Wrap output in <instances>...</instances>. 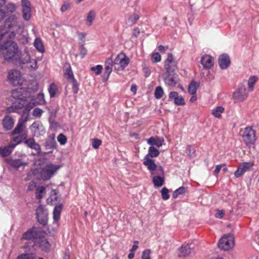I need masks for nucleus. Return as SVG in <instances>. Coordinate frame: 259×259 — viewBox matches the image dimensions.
<instances>
[{
	"label": "nucleus",
	"mask_w": 259,
	"mask_h": 259,
	"mask_svg": "<svg viewBox=\"0 0 259 259\" xmlns=\"http://www.w3.org/2000/svg\"><path fill=\"white\" fill-rule=\"evenodd\" d=\"M36 255L34 253H23L18 256L17 259H35Z\"/></svg>",
	"instance_id": "nucleus-43"
},
{
	"label": "nucleus",
	"mask_w": 259,
	"mask_h": 259,
	"mask_svg": "<svg viewBox=\"0 0 259 259\" xmlns=\"http://www.w3.org/2000/svg\"><path fill=\"white\" fill-rule=\"evenodd\" d=\"M17 60H18V62L20 64H31L30 65L28 66L29 68L34 69L36 67L37 65V61L35 59H31L30 56L28 54L27 51H25V52L21 54V53H19V56H17Z\"/></svg>",
	"instance_id": "nucleus-6"
},
{
	"label": "nucleus",
	"mask_w": 259,
	"mask_h": 259,
	"mask_svg": "<svg viewBox=\"0 0 259 259\" xmlns=\"http://www.w3.org/2000/svg\"><path fill=\"white\" fill-rule=\"evenodd\" d=\"M48 90H49L50 97L51 98L54 97L56 95V92H57L56 85L54 83L51 84Z\"/></svg>",
	"instance_id": "nucleus-47"
},
{
	"label": "nucleus",
	"mask_w": 259,
	"mask_h": 259,
	"mask_svg": "<svg viewBox=\"0 0 259 259\" xmlns=\"http://www.w3.org/2000/svg\"><path fill=\"white\" fill-rule=\"evenodd\" d=\"M8 79L14 85H21L23 81L20 72L17 70L9 71Z\"/></svg>",
	"instance_id": "nucleus-10"
},
{
	"label": "nucleus",
	"mask_w": 259,
	"mask_h": 259,
	"mask_svg": "<svg viewBox=\"0 0 259 259\" xmlns=\"http://www.w3.org/2000/svg\"><path fill=\"white\" fill-rule=\"evenodd\" d=\"M8 164L14 169H18L21 166H26L27 165V162L22 161L20 159H12L8 161Z\"/></svg>",
	"instance_id": "nucleus-24"
},
{
	"label": "nucleus",
	"mask_w": 259,
	"mask_h": 259,
	"mask_svg": "<svg viewBox=\"0 0 259 259\" xmlns=\"http://www.w3.org/2000/svg\"><path fill=\"white\" fill-rule=\"evenodd\" d=\"M143 71L146 77H148L151 74L150 69L146 66L145 64L142 65Z\"/></svg>",
	"instance_id": "nucleus-57"
},
{
	"label": "nucleus",
	"mask_w": 259,
	"mask_h": 259,
	"mask_svg": "<svg viewBox=\"0 0 259 259\" xmlns=\"http://www.w3.org/2000/svg\"><path fill=\"white\" fill-rule=\"evenodd\" d=\"M234 246V238L233 235H224L219 240L218 247L222 250H229Z\"/></svg>",
	"instance_id": "nucleus-4"
},
{
	"label": "nucleus",
	"mask_w": 259,
	"mask_h": 259,
	"mask_svg": "<svg viewBox=\"0 0 259 259\" xmlns=\"http://www.w3.org/2000/svg\"><path fill=\"white\" fill-rule=\"evenodd\" d=\"M27 138L26 134H22L15 137L13 140L10 143L12 148H15L17 145L24 141Z\"/></svg>",
	"instance_id": "nucleus-25"
},
{
	"label": "nucleus",
	"mask_w": 259,
	"mask_h": 259,
	"mask_svg": "<svg viewBox=\"0 0 259 259\" xmlns=\"http://www.w3.org/2000/svg\"><path fill=\"white\" fill-rule=\"evenodd\" d=\"M64 74L69 79L71 80L74 78L71 66L69 63H65L64 65Z\"/></svg>",
	"instance_id": "nucleus-31"
},
{
	"label": "nucleus",
	"mask_w": 259,
	"mask_h": 259,
	"mask_svg": "<svg viewBox=\"0 0 259 259\" xmlns=\"http://www.w3.org/2000/svg\"><path fill=\"white\" fill-rule=\"evenodd\" d=\"M155 97L157 99H160L163 95V90L161 87H157L155 90Z\"/></svg>",
	"instance_id": "nucleus-46"
},
{
	"label": "nucleus",
	"mask_w": 259,
	"mask_h": 259,
	"mask_svg": "<svg viewBox=\"0 0 259 259\" xmlns=\"http://www.w3.org/2000/svg\"><path fill=\"white\" fill-rule=\"evenodd\" d=\"M247 93L245 85H240L238 89L233 94V99L236 102H240L247 97Z\"/></svg>",
	"instance_id": "nucleus-11"
},
{
	"label": "nucleus",
	"mask_w": 259,
	"mask_h": 259,
	"mask_svg": "<svg viewBox=\"0 0 259 259\" xmlns=\"http://www.w3.org/2000/svg\"><path fill=\"white\" fill-rule=\"evenodd\" d=\"M34 245L37 246L41 250L46 252H49L50 250V244L48 240L44 238L36 239Z\"/></svg>",
	"instance_id": "nucleus-16"
},
{
	"label": "nucleus",
	"mask_w": 259,
	"mask_h": 259,
	"mask_svg": "<svg viewBox=\"0 0 259 259\" xmlns=\"http://www.w3.org/2000/svg\"><path fill=\"white\" fill-rule=\"evenodd\" d=\"M151 250L149 249L144 250L142 254V259H151L150 258Z\"/></svg>",
	"instance_id": "nucleus-52"
},
{
	"label": "nucleus",
	"mask_w": 259,
	"mask_h": 259,
	"mask_svg": "<svg viewBox=\"0 0 259 259\" xmlns=\"http://www.w3.org/2000/svg\"><path fill=\"white\" fill-rule=\"evenodd\" d=\"M199 87V84L195 81H192L188 87V92L192 95H194L196 93L197 90Z\"/></svg>",
	"instance_id": "nucleus-37"
},
{
	"label": "nucleus",
	"mask_w": 259,
	"mask_h": 259,
	"mask_svg": "<svg viewBox=\"0 0 259 259\" xmlns=\"http://www.w3.org/2000/svg\"><path fill=\"white\" fill-rule=\"evenodd\" d=\"M57 140L62 145H65L67 142V138L63 134H60L57 137Z\"/></svg>",
	"instance_id": "nucleus-51"
},
{
	"label": "nucleus",
	"mask_w": 259,
	"mask_h": 259,
	"mask_svg": "<svg viewBox=\"0 0 259 259\" xmlns=\"http://www.w3.org/2000/svg\"><path fill=\"white\" fill-rule=\"evenodd\" d=\"M79 51H80V55L81 56V58H83L84 57V56L87 54V49L84 47L83 45H81L79 48Z\"/></svg>",
	"instance_id": "nucleus-60"
},
{
	"label": "nucleus",
	"mask_w": 259,
	"mask_h": 259,
	"mask_svg": "<svg viewBox=\"0 0 259 259\" xmlns=\"http://www.w3.org/2000/svg\"><path fill=\"white\" fill-rule=\"evenodd\" d=\"M37 192L36 193V198L37 199H40L44 197V194L46 193V187L40 186L37 189Z\"/></svg>",
	"instance_id": "nucleus-44"
},
{
	"label": "nucleus",
	"mask_w": 259,
	"mask_h": 259,
	"mask_svg": "<svg viewBox=\"0 0 259 259\" xmlns=\"http://www.w3.org/2000/svg\"><path fill=\"white\" fill-rule=\"evenodd\" d=\"M152 182L156 187L162 186L164 183V178L160 176H154L152 178Z\"/></svg>",
	"instance_id": "nucleus-34"
},
{
	"label": "nucleus",
	"mask_w": 259,
	"mask_h": 259,
	"mask_svg": "<svg viewBox=\"0 0 259 259\" xmlns=\"http://www.w3.org/2000/svg\"><path fill=\"white\" fill-rule=\"evenodd\" d=\"M257 80V78L255 76H252L249 78L248 80V91L249 92H251L252 91H253L254 88V85L255 83L256 82Z\"/></svg>",
	"instance_id": "nucleus-38"
},
{
	"label": "nucleus",
	"mask_w": 259,
	"mask_h": 259,
	"mask_svg": "<svg viewBox=\"0 0 259 259\" xmlns=\"http://www.w3.org/2000/svg\"><path fill=\"white\" fill-rule=\"evenodd\" d=\"M147 142L148 144L153 146H156L158 147L161 146L164 142V140L162 138H154L151 137L150 138L146 139Z\"/></svg>",
	"instance_id": "nucleus-26"
},
{
	"label": "nucleus",
	"mask_w": 259,
	"mask_h": 259,
	"mask_svg": "<svg viewBox=\"0 0 259 259\" xmlns=\"http://www.w3.org/2000/svg\"><path fill=\"white\" fill-rule=\"evenodd\" d=\"M191 252V247L188 244H183L180 248V256H187L190 254Z\"/></svg>",
	"instance_id": "nucleus-33"
},
{
	"label": "nucleus",
	"mask_w": 259,
	"mask_h": 259,
	"mask_svg": "<svg viewBox=\"0 0 259 259\" xmlns=\"http://www.w3.org/2000/svg\"><path fill=\"white\" fill-rule=\"evenodd\" d=\"M224 108L222 106H218L212 110V114L217 118H220L221 114L224 112Z\"/></svg>",
	"instance_id": "nucleus-41"
},
{
	"label": "nucleus",
	"mask_w": 259,
	"mask_h": 259,
	"mask_svg": "<svg viewBox=\"0 0 259 259\" xmlns=\"http://www.w3.org/2000/svg\"><path fill=\"white\" fill-rule=\"evenodd\" d=\"M30 130L33 136L36 137L42 136L46 132L42 123L39 121H34L30 126Z\"/></svg>",
	"instance_id": "nucleus-12"
},
{
	"label": "nucleus",
	"mask_w": 259,
	"mask_h": 259,
	"mask_svg": "<svg viewBox=\"0 0 259 259\" xmlns=\"http://www.w3.org/2000/svg\"><path fill=\"white\" fill-rule=\"evenodd\" d=\"M56 144L54 139H49L45 142L46 149L48 150L53 149L56 146Z\"/></svg>",
	"instance_id": "nucleus-39"
},
{
	"label": "nucleus",
	"mask_w": 259,
	"mask_h": 259,
	"mask_svg": "<svg viewBox=\"0 0 259 259\" xmlns=\"http://www.w3.org/2000/svg\"><path fill=\"white\" fill-rule=\"evenodd\" d=\"M139 16L136 14H134L131 15L128 18V22L131 24L133 25L136 23V22L139 20Z\"/></svg>",
	"instance_id": "nucleus-50"
},
{
	"label": "nucleus",
	"mask_w": 259,
	"mask_h": 259,
	"mask_svg": "<svg viewBox=\"0 0 259 259\" xmlns=\"http://www.w3.org/2000/svg\"><path fill=\"white\" fill-rule=\"evenodd\" d=\"M253 166L252 162H242L238 167L237 169L234 172L236 178L241 177L244 173L249 170Z\"/></svg>",
	"instance_id": "nucleus-14"
},
{
	"label": "nucleus",
	"mask_w": 259,
	"mask_h": 259,
	"mask_svg": "<svg viewBox=\"0 0 259 259\" xmlns=\"http://www.w3.org/2000/svg\"><path fill=\"white\" fill-rule=\"evenodd\" d=\"M161 56L158 53H155L152 54L151 59L153 62H159L161 61Z\"/></svg>",
	"instance_id": "nucleus-55"
},
{
	"label": "nucleus",
	"mask_w": 259,
	"mask_h": 259,
	"mask_svg": "<svg viewBox=\"0 0 259 259\" xmlns=\"http://www.w3.org/2000/svg\"><path fill=\"white\" fill-rule=\"evenodd\" d=\"M225 214V210L223 209L222 210H217L216 213L214 216L216 218L218 219H222Z\"/></svg>",
	"instance_id": "nucleus-59"
},
{
	"label": "nucleus",
	"mask_w": 259,
	"mask_h": 259,
	"mask_svg": "<svg viewBox=\"0 0 259 259\" xmlns=\"http://www.w3.org/2000/svg\"><path fill=\"white\" fill-rule=\"evenodd\" d=\"M69 7L70 4L69 3H65L62 6L61 8V11L62 12H64L66 11L69 8Z\"/></svg>",
	"instance_id": "nucleus-63"
},
{
	"label": "nucleus",
	"mask_w": 259,
	"mask_h": 259,
	"mask_svg": "<svg viewBox=\"0 0 259 259\" xmlns=\"http://www.w3.org/2000/svg\"><path fill=\"white\" fill-rule=\"evenodd\" d=\"M25 145L31 149L34 150L37 154H40L41 152V148L40 145L35 142L33 138H26L24 141Z\"/></svg>",
	"instance_id": "nucleus-17"
},
{
	"label": "nucleus",
	"mask_w": 259,
	"mask_h": 259,
	"mask_svg": "<svg viewBox=\"0 0 259 259\" xmlns=\"http://www.w3.org/2000/svg\"><path fill=\"white\" fill-rule=\"evenodd\" d=\"M186 189L185 187L182 186L176 189L172 194V197L176 198L179 195L184 194L186 193Z\"/></svg>",
	"instance_id": "nucleus-42"
},
{
	"label": "nucleus",
	"mask_w": 259,
	"mask_h": 259,
	"mask_svg": "<svg viewBox=\"0 0 259 259\" xmlns=\"http://www.w3.org/2000/svg\"><path fill=\"white\" fill-rule=\"evenodd\" d=\"M186 153L190 158H193L195 156V150L193 147L189 145L186 148Z\"/></svg>",
	"instance_id": "nucleus-49"
},
{
	"label": "nucleus",
	"mask_w": 259,
	"mask_h": 259,
	"mask_svg": "<svg viewBox=\"0 0 259 259\" xmlns=\"http://www.w3.org/2000/svg\"><path fill=\"white\" fill-rule=\"evenodd\" d=\"M165 83L168 86H175L178 81V75L174 71L166 70L163 75Z\"/></svg>",
	"instance_id": "nucleus-9"
},
{
	"label": "nucleus",
	"mask_w": 259,
	"mask_h": 259,
	"mask_svg": "<svg viewBox=\"0 0 259 259\" xmlns=\"http://www.w3.org/2000/svg\"><path fill=\"white\" fill-rule=\"evenodd\" d=\"M123 57H121L120 55H118L116 58H115L113 62L114 67L119 66V64L120 62V60L122 59Z\"/></svg>",
	"instance_id": "nucleus-61"
},
{
	"label": "nucleus",
	"mask_w": 259,
	"mask_h": 259,
	"mask_svg": "<svg viewBox=\"0 0 259 259\" xmlns=\"http://www.w3.org/2000/svg\"><path fill=\"white\" fill-rule=\"evenodd\" d=\"M71 80L72 83V91L74 94H77L79 90L77 80L75 78L71 79Z\"/></svg>",
	"instance_id": "nucleus-54"
},
{
	"label": "nucleus",
	"mask_w": 259,
	"mask_h": 259,
	"mask_svg": "<svg viewBox=\"0 0 259 259\" xmlns=\"http://www.w3.org/2000/svg\"><path fill=\"white\" fill-rule=\"evenodd\" d=\"M22 8L30 7V2L28 0H22L21 1Z\"/></svg>",
	"instance_id": "nucleus-62"
},
{
	"label": "nucleus",
	"mask_w": 259,
	"mask_h": 259,
	"mask_svg": "<svg viewBox=\"0 0 259 259\" xmlns=\"http://www.w3.org/2000/svg\"><path fill=\"white\" fill-rule=\"evenodd\" d=\"M38 222L42 226H46L48 220V211L43 205H39L36 210Z\"/></svg>",
	"instance_id": "nucleus-8"
},
{
	"label": "nucleus",
	"mask_w": 259,
	"mask_h": 259,
	"mask_svg": "<svg viewBox=\"0 0 259 259\" xmlns=\"http://www.w3.org/2000/svg\"><path fill=\"white\" fill-rule=\"evenodd\" d=\"M34 46L38 52L41 53L45 52L44 46L40 38H37L35 39L34 42Z\"/></svg>",
	"instance_id": "nucleus-36"
},
{
	"label": "nucleus",
	"mask_w": 259,
	"mask_h": 259,
	"mask_svg": "<svg viewBox=\"0 0 259 259\" xmlns=\"http://www.w3.org/2000/svg\"><path fill=\"white\" fill-rule=\"evenodd\" d=\"M242 137L247 145L253 147L256 137L255 131L252 128L246 127L243 132Z\"/></svg>",
	"instance_id": "nucleus-5"
},
{
	"label": "nucleus",
	"mask_w": 259,
	"mask_h": 259,
	"mask_svg": "<svg viewBox=\"0 0 259 259\" xmlns=\"http://www.w3.org/2000/svg\"><path fill=\"white\" fill-rule=\"evenodd\" d=\"M177 67V62L174 59L172 54L169 53L165 61L164 67L168 71H174Z\"/></svg>",
	"instance_id": "nucleus-18"
},
{
	"label": "nucleus",
	"mask_w": 259,
	"mask_h": 259,
	"mask_svg": "<svg viewBox=\"0 0 259 259\" xmlns=\"http://www.w3.org/2000/svg\"><path fill=\"white\" fill-rule=\"evenodd\" d=\"M3 7L4 8L2 9L5 11L6 17L10 15L11 14L15 12L17 9L16 5L12 3H9L7 4H5Z\"/></svg>",
	"instance_id": "nucleus-27"
},
{
	"label": "nucleus",
	"mask_w": 259,
	"mask_h": 259,
	"mask_svg": "<svg viewBox=\"0 0 259 259\" xmlns=\"http://www.w3.org/2000/svg\"><path fill=\"white\" fill-rule=\"evenodd\" d=\"M201 63L205 69H210L213 66V58L208 55H205L201 58Z\"/></svg>",
	"instance_id": "nucleus-22"
},
{
	"label": "nucleus",
	"mask_w": 259,
	"mask_h": 259,
	"mask_svg": "<svg viewBox=\"0 0 259 259\" xmlns=\"http://www.w3.org/2000/svg\"><path fill=\"white\" fill-rule=\"evenodd\" d=\"M25 88H18L12 90L11 96L8 99V104L10 106L7 108L9 113H18L26 104V97L24 95Z\"/></svg>",
	"instance_id": "nucleus-1"
},
{
	"label": "nucleus",
	"mask_w": 259,
	"mask_h": 259,
	"mask_svg": "<svg viewBox=\"0 0 259 259\" xmlns=\"http://www.w3.org/2000/svg\"><path fill=\"white\" fill-rule=\"evenodd\" d=\"M143 164L147 166L148 169L151 171V175L154 174V171H156V174L158 175H164L163 168L161 166H157L153 159L150 158H146V157H144Z\"/></svg>",
	"instance_id": "nucleus-7"
},
{
	"label": "nucleus",
	"mask_w": 259,
	"mask_h": 259,
	"mask_svg": "<svg viewBox=\"0 0 259 259\" xmlns=\"http://www.w3.org/2000/svg\"><path fill=\"white\" fill-rule=\"evenodd\" d=\"M159 155V151L153 146H150L148 149V153L145 156L146 158L150 157H156Z\"/></svg>",
	"instance_id": "nucleus-35"
},
{
	"label": "nucleus",
	"mask_w": 259,
	"mask_h": 259,
	"mask_svg": "<svg viewBox=\"0 0 259 259\" xmlns=\"http://www.w3.org/2000/svg\"><path fill=\"white\" fill-rule=\"evenodd\" d=\"M161 193L162 198L163 200H166L169 198V195L168 194L169 190L166 187H163L161 189Z\"/></svg>",
	"instance_id": "nucleus-48"
},
{
	"label": "nucleus",
	"mask_w": 259,
	"mask_h": 259,
	"mask_svg": "<svg viewBox=\"0 0 259 259\" xmlns=\"http://www.w3.org/2000/svg\"><path fill=\"white\" fill-rule=\"evenodd\" d=\"M95 18V13L93 11H91L88 14L86 21H87V25L88 26H91Z\"/></svg>",
	"instance_id": "nucleus-40"
},
{
	"label": "nucleus",
	"mask_w": 259,
	"mask_h": 259,
	"mask_svg": "<svg viewBox=\"0 0 259 259\" xmlns=\"http://www.w3.org/2000/svg\"><path fill=\"white\" fill-rule=\"evenodd\" d=\"M23 17V18L28 21L30 18V7L22 8Z\"/></svg>",
	"instance_id": "nucleus-45"
},
{
	"label": "nucleus",
	"mask_w": 259,
	"mask_h": 259,
	"mask_svg": "<svg viewBox=\"0 0 259 259\" xmlns=\"http://www.w3.org/2000/svg\"><path fill=\"white\" fill-rule=\"evenodd\" d=\"M91 70L93 71H96V75H99L102 71L103 69V67L101 65H97L96 66H93L91 67Z\"/></svg>",
	"instance_id": "nucleus-53"
},
{
	"label": "nucleus",
	"mask_w": 259,
	"mask_h": 259,
	"mask_svg": "<svg viewBox=\"0 0 259 259\" xmlns=\"http://www.w3.org/2000/svg\"><path fill=\"white\" fill-rule=\"evenodd\" d=\"M218 63L222 69H226L231 64V61L229 55L227 54H222L219 58Z\"/></svg>",
	"instance_id": "nucleus-19"
},
{
	"label": "nucleus",
	"mask_w": 259,
	"mask_h": 259,
	"mask_svg": "<svg viewBox=\"0 0 259 259\" xmlns=\"http://www.w3.org/2000/svg\"><path fill=\"white\" fill-rule=\"evenodd\" d=\"M168 98L169 101H173L176 105L183 106L185 105L184 98L181 96H179L177 92L173 91L170 92Z\"/></svg>",
	"instance_id": "nucleus-15"
},
{
	"label": "nucleus",
	"mask_w": 259,
	"mask_h": 259,
	"mask_svg": "<svg viewBox=\"0 0 259 259\" xmlns=\"http://www.w3.org/2000/svg\"><path fill=\"white\" fill-rule=\"evenodd\" d=\"M114 66L112 58L109 57L106 59L105 62V71L103 76V80L107 81L112 71V67Z\"/></svg>",
	"instance_id": "nucleus-13"
},
{
	"label": "nucleus",
	"mask_w": 259,
	"mask_h": 259,
	"mask_svg": "<svg viewBox=\"0 0 259 259\" xmlns=\"http://www.w3.org/2000/svg\"><path fill=\"white\" fill-rule=\"evenodd\" d=\"M223 166H225V164L217 165L215 167V169L214 171V173L218 174L220 171L221 169Z\"/></svg>",
	"instance_id": "nucleus-64"
},
{
	"label": "nucleus",
	"mask_w": 259,
	"mask_h": 259,
	"mask_svg": "<svg viewBox=\"0 0 259 259\" xmlns=\"http://www.w3.org/2000/svg\"><path fill=\"white\" fill-rule=\"evenodd\" d=\"M3 54L5 60L9 62L11 60H17V56H19V53L17 44L13 41H7L3 46Z\"/></svg>",
	"instance_id": "nucleus-2"
},
{
	"label": "nucleus",
	"mask_w": 259,
	"mask_h": 259,
	"mask_svg": "<svg viewBox=\"0 0 259 259\" xmlns=\"http://www.w3.org/2000/svg\"><path fill=\"white\" fill-rule=\"evenodd\" d=\"M37 237V229L35 227H32L28 229L25 233L23 234L22 238L25 240H32L34 243L36 241Z\"/></svg>",
	"instance_id": "nucleus-20"
},
{
	"label": "nucleus",
	"mask_w": 259,
	"mask_h": 259,
	"mask_svg": "<svg viewBox=\"0 0 259 259\" xmlns=\"http://www.w3.org/2000/svg\"><path fill=\"white\" fill-rule=\"evenodd\" d=\"M62 207L63 205L62 204H58L55 207L53 211V219L54 221L57 222L60 219Z\"/></svg>",
	"instance_id": "nucleus-32"
},
{
	"label": "nucleus",
	"mask_w": 259,
	"mask_h": 259,
	"mask_svg": "<svg viewBox=\"0 0 259 259\" xmlns=\"http://www.w3.org/2000/svg\"><path fill=\"white\" fill-rule=\"evenodd\" d=\"M60 168L59 165L48 164L38 171V178L44 181L49 180Z\"/></svg>",
	"instance_id": "nucleus-3"
},
{
	"label": "nucleus",
	"mask_w": 259,
	"mask_h": 259,
	"mask_svg": "<svg viewBox=\"0 0 259 259\" xmlns=\"http://www.w3.org/2000/svg\"><path fill=\"white\" fill-rule=\"evenodd\" d=\"M43 111L39 108H35L33 111V115L35 117H39L41 116Z\"/></svg>",
	"instance_id": "nucleus-58"
},
{
	"label": "nucleus",
	"mask_w": 259,
	"mask_h": 259,
	"mask_svg": "<svg viewBox=\"0 0 259 259\" xmlns=\"http://www.w3.org/2000/svg\"><path fill=\"white\" fill-rule=\"evenodd\" d=\"M4 128L6 131L11 130L14 124V121L12 117L9 115H6L4 117L2 121Z\"/></svg>",
	"instance_id": "nucleus-23"
},
{
	"label": "nucleus",
	"mask_w": 259,
	"mask_h": 259,
	"mask_svg": "<svg viewBox=\"0 0 259 259\" xmlns=\"http://www.w3.org/2000/svg\"><path fill=\"white\" fill-rule=\"evenodd\" d=\"M101 143L102 141L98 139H93L92 145L94 149H97L101 145Z\"/></svg>",
	"instance_id": "nucleus-56"
},
{
	"label": "nucleus",
	"mask_w": 259,
	"mask_h": 259,
	"mask_svg": "<svg viewBox=\"0 0 259 259\" xmlns=\"http://www.w3.org/2000/svg\"><path fill=\"white\" fill-rule=\"evenodd\" d=\"M14 148H12L9 143L7 146L5 147H0V155L4 157L9 156L12 152Z\"/></svg>",
	"instance_id": "nucleus-28"
},
{
	"label": "nucleus",
	"mask_w": 259,
	"mask_h": 259,
	"mask_svg": "<svg viewBox=\"0 0 259 259\" xmlns=\"http://www.w3.org/2000/svg\"><path fill=\"white\" fill-rule=\"evenodd\" d=\"M27 120H23L22 119L19 120L15 127V128L11 132V135L14 136L16 135H19L21 134H24L23 132L26 128V122Z\"/></svg>",
	"instance_id": "nucleus-21"
},
{
	"label": "nucleus",
	"mask_w": 259,
	"mask_h": 259,
	"mask_svg": "<svg viewBox=\"0 0 259 259\" xmlns=\"http://www.w3.org/2000/svg\"><path fill=\"white\" fill-rule=\"evenodd\" d=\"M18 18V16L16 14L11 15L5 20L6 25H7L9 28L13 27L16 24Z\"/></svg>",
	"instance_id": "nucleus-29"
},
{
	"label": "nucleus",
	"mask_w": 259,
	"mask_h": 259,
	"mask_svg": "<svg viewBox=\"0 0 259 259\" xmlns=\"http://www.w3.org/2000/svg\"><path fill=\"white\" fill-rule=\"evenodd\" d=\"M130 62L129 58L125 55L120 60V64L118 66H115V69L117 70H123L127 66Z\"/></svg>",
	"instance_id": "nucleus-30"
}]
</instances>
